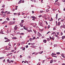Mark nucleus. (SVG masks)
Instances as JSON below:
<instances>
[{"instance_id":"44","label":"nucleus","mask_w":65,"mask_h":65,"mask_svg":"<svg viewBox=\"0 0 65 65\" xmlns=\"http://www.w3.org/2000/svg\"><path fill=\"white\" fill-rule=\"evenodd\" d=\"M8 45H9V46H11V44H10V43H8Z\"/></svg>"},{"instance_id":"34","label":"nucleus","mask_w":65,"mask_h":65,"mask_svg":"<svg viewBox=\"0 0 65 65\" xmlns=\"http://www.w3.org/2000/svg\"><path fill=\"white\" fill-rule=\"evenodd\" d=\"M20 34V32H17V34Z\"/></svg>"},{"instance_id":"40","label":"nucleus","mask_w":65,"mask_h":65,"mask_svg":"<svg viewBox=\"0 0 65 65\" xmlns=\"http://www.w3.org/2000/svg\"><path fill=\"white\" fill-rule=\"evenodd\" d=\"M63 25H62L61 26H60V28H63Z\"/></svg>"},{"instance_id":"37","label":"nucleus","mask_w":65,"mask_h":65,"mask_svg":"<svg viewBox=\"0 0 65 65\" xmlns=\"http://www.w3.org/2000/svg\"><path fill=\"white\" fill-rule=\"evenodd\" d=\"M55 32H54L52 33V34L53 35V34H55Z\"/></svg>"},{"instance_id":"30","label":"nucleus","mask_w":65,"mask_h":65,"mask_svg":"<svg viewBox=\"0 0 65 65\" xmlns=\"http://www.w3.org/2000/svg\"><path fill=\"white\" fill-rule=\"evenodd\" d=\"M13 39H17V37H14L13 38Z\"/></svg>"},{"instance_id":"2","label":"nucleus","mask_w":65,"mask_h":65,"mask_svg":"<svg viewBox=\"0 0 65 65\" xmlns=\"http://www.w3.org/2000/svg\"><path fill=\"white\" fill-rule=\"evenodd\" d=\"M7 23V21H4L3 23H2V24H6V23Z\"/></svg>"},{"instance_id":"39","label":"nucleus","mask_w":65,"mask_h":65,"mask_svg":"<svg viewBox=\"0 0 65 65\" xmlns=\"http://www.w3.org/2000/svg\"><path fill=\"white\" fill-rule=\"evenodd\" d=\"M44 30V29H41L40 30V31H43Z\"/></svg>"},{"instance_id":"29","label":"nucleus","mask_w":65,"mask_h":65,"mask_svg":"<svg viewBox=\"0 0 65 65\" xmlns=\"http://www.w3.org/2000/svg\"><path fill=\"white\" fill-rule=\"evenodd\" d=\"M47 8L48 9H49V8H51V7H50L49 6H47Z\"/></svg>"},{"instance_id":"47","label":"nucleus","mask_w":65,"mask_h":65,"mask_svg":"<svg viewBox=\"0 0 65 65\" xmlns=\"http://www.w3.org/2000/svg\"><path fill=\"white\" fill-rule=\"evenodd\" d=\"M60 34L61 35H63V32H61V34Z\"/></svg>"},{"instance_id":"50","label":"nucleus","mask_w":65,"mask_h":65,"mask_svg":"<svg viewBox=\"0 0 65 65\" xmlns=\"http://www.w3.org/2000/svg\"><path fill=\"white\" fill-rule=\"evenodd\" d=\"M57 35H59V32H57Z\"/></svg>"},{"instance_id":"63","label":"nucleus","mask_w":65,"mask_h":65,"mask_svg":"<svg viewBox=\"0 0 65 65\" xmlns=\"http://www.w3.org/2000/svg\"><path fill=\"white\" fill-rule=\"evenodd\" d=\"M53 61L55 62H56V60H53Z\"/></svg>"},{"instance_id":"25","label":"nucleus","mask_w":65,"mask_h":65,"mask_svg":"<svg viewBox=\"0 0 65 65\" xmlns=\"http://www.w3.org/2000/svg\"><path fill=\"white\" fill-rule=\"evenodd\" d=\"M31 58V56H28V59H30Z\"/></svg>"},{"instance_id":"32","label":"nucleus","mask_w":65,"mask_h":65,"mask_svg":"<svg viewBox=\"0 0 65 65\" xmlns=\"http://www.w3.org/2000/svg\"><path fill=\"white\" fill-rule=\"evenodd\" d=\"M6 20H7V21H9V19L8 18H7Z\"/></svg>"},{"instance_id":"51","label":"nucleus","mask_w":65,"mask_h":65,"mask_svg":"<svg viewBox=\"0 0 65 65\" xmlns=\"http://www.w3.org/2000/svg\"><path fill=\"white\" fill-rule=\"evenodd\" d=\"M18 15H20V12L18 13Z\"/></svg>"},{"instance_id":"31","label":"nucleus","mask_w":65,"mask_h":65,"mask_svg":"<svg viewBox=\"0 0 65 65\" xmlns=\"http://www.w3.org/2000/svg\"><path fill=\"white\" fill-rule=\"evenodd\" d=\"M4 38H5V39H7V40L8 39V38H7L6 37H5Z\"/></svg>"},{"instance_id":"49","label":"nucleus","mask_w":65,"mask_h":65,"mask_svg":"<svg viewBox=\"0 0 65 65\" xmlns=\"http://www.w3.org/2000/svg\"><path fill=\"white\" fill-rule=\"evenodd\" d=\"M53 30H56V28L54 27V28H53Z\"/></svg>"},{"instance_id":"12","label":"nucleus","mask_w":65,"mask_h":65,"mask_svg":"<svg viewBox=\"0 0 65 65\" xmlns=\"http://www.w3.org/2000/svg\"><path fill=\"white\" fill-rule=\"evenodd\" d=\"M43 42L44 43H46V40H43Z\"/></svg>"},{"instance_id":"58","label":"nucleus","mask_w":65,"mask_h":65,"mask_svg":"<svg viewBox=\"0 0 65 65\" xmlns=\"http://www.w3.org/2000/svg\"><path fill=\"white\" fill-rule=\"evenodd\" d=\"M31 44H32V45H33V44H35V43H31Z\"/></svg>"},{"instance_id":"17","label":"nucleus","mask_w":65,"mask_h":65,"mask_svg":"<svg viewBox=\"0 0 65 65\" xmlns=\"http://www.w3.org/2000/svg\"><path fill=\"white\" fill-rule=\"evenodd\" d=\"M43 52V51H42L41 52H39V54H42V53Z\"/></svg>"},{"instance_id":"15","label":"nucleus","mask_w":65,"mask_h":65,"mask_svg":"<svg viewBox=\"0 0 65 65\" xmlns=\"http://www.w3.org/2000/svg\"><path fill=\"white\" fill-rule=\"evenodd\" d=\"M53 55H56V54L54 53H52V56H54Z\"/></svg>"},{"instance_id":"16","label":"nucleus","mask_w":65,"mask_h":65,"mask_svg":"<svg viewBox=\"0 0 65 65\" xmlns=\"http://www.w3.org/2000/svg\"><path fill=\"white\" fill-rule=\"evenodd\" d=\"M5 6V5L3 4V5L2 6V7L3 8H4Z\"/></svg>"},{"instance_id":"9","label":"nucleus","mask_w":65,"mask_h":65,"mask_svg":"<svg viewBox=\"0 0 65 65\" xmlns=\"http://www.w3.org/2000/svg\"><path fill=\"white\" fill-rule=\"evenodd\" d=\"M33 31H34V32H35V34H36L37 33H36V30L34 29H33Z\"/></svg>"},{"instance_id":"56","label":"nucleus","mask_w":65,"mask_h":65,"mask_svg":"<svg viewBox=\"0 0 65 65\" xmlns=\"http://www.w3.org/2000/svg\"><path fill=\"white\" fill-rule=\"evenodd\" d=\"M4 12L3 11H2L1 12V13H4Z\"/></svg>"},{"instance_id":"46","label":"nucleus","mask_w":65,"mask_h":65,"mask_svg":"<svg viewBox=\"0 0 65 65\" xmlns=\"http://www.w3.org/2000/svg\"><path fill=\"white\" fill-rule=\"evenodd\" d=\"M54 47H56L57 46V45H54Z\"/></svg>"},{"instance_id":"33","label":"nucleus","mask_w":65,"mask_h":65,"mask_svg":"<svg viewBox=\"0 0 65 65\" xmlns=\"http://www.w3.org/2000/svg\"><path fill=\"white\" fill-rule=\"evenodd\" d=\"M50 28V25H49L48 27H47L48 29H49Z\"/></svg>"},{"instance_id":"43","label":"nucleus","mask_w":65,"mask_h":65,"mask_svg":"<svg viewBox=\"0 0 65 65\" xmlns=\"http://www.w3.org/2000/svg\"><path fill=\"white\" fill-rule=\"evenodd\" d=\"M55 37H58V35H55Z\"/></svg>"},{"instance_id":"10","label":"nucleus","mask_w":65,"mask_h":65,"mask_svg":"<svg viewBox=\"0 0 65 65\" xmlns=\"http://www.w3.org/2000/svg\"><path fill=\"white\" fill-rule=\"evenodd\" d=\"M58 14H57L56 15V20H57V19H58Z\"/></svg>"},{"instance_id":"64","label":"nucleus","mask_w":65,"mask_h":65,"mask_svg":"<svg viewBox=\"0 0 65 65\" xmlns=\"http://www.w3.org/2000/svg\"><path fill=\"white\" fill-rule=\"evenodd\" d=\"M62 65H65V63H62Z\"/></svg>"},{"instance_id":"28","label":"nucleus","mask_w":65,"mask_h":65,"mask_svg":"<svg viewBox=\"0 0 65 65\" xmlns=\"http://www.w3.org/2000/svg\"><path fill=\"white\" fill-rule=\"evenodd\" d=\"M58 55H59V54H60V53L59 52H57L56 53Z\"/></svg>"},{"instance_id":"7","label":"nucleus","mask_w":65,"mask_h":65,"mask_svg":"<svg viewBox=\"0 0 65 65\" xmlns=\"http://www.w3.org/2000/svg\"><path fill=\"white\" fill-rule=\"evenodd\" d=\"M14 29L15 30H17L18 29V27H15Z\"/></svg>"},{"instance_id":"23","label":"nucleus","mask_w":65,"mask_h":65,"mask_svg":"<svg viewBox=\"0 0 65 65\" xmlns=\"http://www.w3.org/2000/svg\"><path fill=\"white\" fill-rule=\"evenodd\" d=\"M53 62V60H52L50 61V63H52Z\"/></svg>"},{"instance_id":"24","label":"nucleus","mask_w":65,"mask_h":65,"mask_svg":"<svg viewBox=\"0 0 65 65\" xmlns=\"http://www.w3.org/2000/svg\"><path fill=\"white\" fill-rule=\"evenodd\" d=\"M20 35H25V34L22 33L20 34Z\"/></svg>"},{"instance_id":"13","label":"nucleus","mask_w":65,"mask_h":65,"mask_svg":"<svg viewBox=\"0 0 65 65\" xmlns=\"http://www.w3.org/2000/svg\"><path fill=\"white\" fill-rule=\"evenodd\" d=\"M22 3V0H20L19 2H18V4H20V3Z\"/></svg>"},{"instance_id":"20","label":"nucleus","mask_w":65,"mask_h":65,"mask_svg":"<svg viewBox=\"0 0 65 65\" xmlns=\"http://www.w3.org/2000/svg\"><path fill=\"white\" fill-rule=\"evenodd\" d=\"M33 39L32 38H30L29 39V41H31V40H33Z\"/></svg>"},{"instance_id":"26","label":"nucleus","mask_w":65,"mask_h":65,"mask_svg":"<svg viewBox=\"0 0 65 65\" xmlns=\"http://www.w3.org/2000/svg\"><path fill=\"white\" fill-rule=\"evenodd\" d=\"M42 12H43V10L40 11V13H42Z\"/></svg>"},{"instance_id":"60","label":"nucleus","mask_w":65,"mask_h":65,"mask_svg":"<svg viewBox=\"0 0 65 65\" xmlns=\"http://www.w3.org/2000/svg\"><path fill=\"white\" fill-rule=\"evenodd\" d=\"M10 13V12H8V13H7V14H9V13Z\"/></svg>"},{"instance_id":"53","label":"nucleus","mask_w":65,"mask_h":65,"mask_svg":"<svg viewBox=\"0 0 65 65\" xmlns=\"http://www.w3.org/2000/svg\"><path fill=\"white\" fill-rule=\"evenodd\" d=\"M64 20V19H62L61 20V21L63 22V21Z\"/></svg>"},{"instance_id":"19","label":"nucleus","mask_w":65,"mask_h":65,"mask_svg":"<svg viewBox=\"0 0 65 65\" xmlns=\"http://www.w3.org/2000/svg\"><path fill=\"white\" fill-rule=\"evenodd\" d=\"M60 22H58L57 24L58 26H59V25H60Z\"/></svg>"},{"instance_id":"14","label":"nucleus","mask_w":65,"mask_h":65,"mask_svg":"<svg viewBox=\"0 0 65 65\" xmlns=\"http://www.w3.org/2000/svg\"><path fill=\"white\" fill-rule=\"evenodd\" d=\"M4 58V57H0V60H1L2 59H3Z\"/></svg>"},{"instance_id":"3","label":"nucleus","mask_w":65,"mask_h":65,"mask_svg":"<svg viewBox=\"0 0 65 65\" xmlns=\"http://www.w3.org/2000/svg\"><path fill=\"white\" fill-rule=\"evenodd\" d=\"M39 24L40 26H41L42 25V22H40L39 23Z\"/></svg>"},{"instance_id":"45","label":"nucleus","mask_w":65,"mask_h":65,"mask_svg":"<svg viewBox=\"0 0 65 65\" xmlns=\"http://www.w3.org/2000/svg\"><path fill=\"white\" fill-rule=\"evenodd\" d=\"M21 2H22V3H24V1H22V0Z\"/></svg>"},{"instance_id":"1","label":"nucleus","mask_w":65,"mask_h":65,"mask_svg":"<svg viewBox=\"0 0 65 65\" xmlns=\"http://www.w3.org/2000/svg\"><path fill=\"white\" fill-rule=\"evenodd\" d=\"M38 35L39 36H42V35L39 32H38Z\"/></svg>"},{"instance_id":"35","label":"nucleus","mask_w":65,"mask_h":65,"mask_svg":"<svg viewBox=\"0 0 65 65\" xmlns=\"http://www.w3.org/2000/svg\"><path fill=\"white\" fill-rule=\"evenodd\" d=\"M52 40H54V39H55V38L53 37L52 38Z\"/></svg>"},{"instance_id":"62","label":"nucleus","mask_w":65,"mask_h":65,"mask_svg":"<svg viewBox=\"0 0 65 65\" xmlns=\"http://www.w3.org/2000/svg\"><path fill=\"white\" fill-rule=\"evenodd\" d=\"M10 41V40H9V39H8L7 40V41L8 42V41Z\"/></svg>"},{"instance_id":"55","label":"nucleus","mask_w":65,"mask_h":65,"mask_svg":"<svg viewBox=\"0 0 65 65\" xmlns=\"http://www.w3.org/2000/svg\"><path fill=\"white\" fill-rule=\"evenodd\" d=\"M10 62H12H12H13V61L11 60V61H10Z\"/></svg>"},{"instance_id":"6","label":"nucleus","mask_w":65,"mask_h":65,"mask_svg":"<svg viewBox=\"0 0 65 65\" xmlns=\"http://www.w3.org/2000/svg\"><path fill=\"white\" fill-rule=\"evenodd\" d=\"M12 22H9V25H12Z\"/></svg>"},{"instance_id":"38","label":"nucleus","mask_w":65,"mask_h":65,"mask_svg":"<svg viewBox=\"0 0 65 65\" xmlns=\"http://www.w3.org/2000/svg\"><path fill=\"white\" fill-rule=\"evenodd\" d=\"M46 11L47 12H48L49 11V10H48V9H47L46 10Z\"/></svg>"},{"instance_id":"36","label":"nucleus","mask_w":65,"mask_h":65,"mask_svg":"<svg viewBox=\"0 0 65 65\" xmlns=\"http://www.w3.org/2000/svg\"><path fill=\"white\" fill-rule=\"evenodd\" d=\"M23 51H25V48L24 47L23 49H22Z\"/></svg>"},{"instance_id":"54","label":"nucleus","mask_w":65,"mask_h":65,"mask_svg":"<svg viewBox=\"0 0 65 65\" xmlns=\"http://www.w3.org/2000/svg\"><path fill=\"white\" fill-rule=\"evenodd\" d=\"M61 20V18H60L58 19V21L59 20Z\"/></svg>"},{"instance_id":"57","label":"nucleus","mask_w":65,"mask_h":65,"mask_svg":"<svg viewBox=\"0 0 65 65\" xmlns=\"http://www.w3.org/2000/svg\"><path fill=\"white\" fill-rule=\"evenodd\" d=\"M47 40H48V41H50V39H49L48 38H47Z\"/></svg>"},{"instance_id":"5","label":"nucleus","mask_w":65,"mask_h":65,"mask_svg":"<svg viewBox=\"0 0 65 65\" xmlns=\"http://www.w3.org/2000/svg\"><path fill=\"white\" fill-rule=\"evenodd\" d=\"M32 18V20H33V21H35V19H36V18L35 17V16H33V17Z\"/></svg>"},{"instance_id":"42","label":"nucleus","mask_w":65,"mask_h":65,"mask_svg":"<svg viewBox=\"0 0 65 65\" xmlns=\"http://www.w3.org/2000/svg\"><path fill=\"white\" fill-rule=\"evenodd\" d=\"M49 38L50 39H52V38L50 36L49 37Z\"/></svg>"},{"instance_id":"48","label":"nucleus","mask_w":65,"mask_h":65,"mask_svg":"<svg viewBox=\"0 0 65 65\" xmlns=\"http://www.w3.org/2000/svg\"><path fill=\"white\" fill-rule=\"evenodd\" d=\"M32 39H33V40H34L35 39V37H34Z\"/></svg>"},{"instance_id":"61","label":"nucleus","mask_w":65,"mask_h":65,"mask_svg":"<svg viewBox=\"0 0 65 65\" xmlns=\"http://www.w3.org/2000/svg\"><path fill=\"white\" fill-rule=\"evenodd\" d=\"M14 50H12L11 52H14Z\"/></svg>"},{"instance_id":"18","label":"nucleus","mask_w":65,"mask_h":65,"mask_svg":"<svg viewBox=\"0 0 65 65\" xmlns=\"http://www.w3.org/2000/svg\"><path fill=\"white\" fill-rule=\"evenodd\" d=\"M52 57H55V58H57V56L54 55H52Z\"/></svg>"},{"instance_id":"52","label":"nucleus","mask_w":65,"mask_h":65,"mask_svg":"<svg viewBox=\"0 0 65 65\" xmlns=\"http://www.w3.org/2000/svg\"><path fill=\"white\" fill-rule=\"evenodd\" d=\"M7 62H9V59H8L7 60Z\"/></svg>"},{"instance_id":"41","label":"nucleus","mask_w":65,"mask_h":65,"mask_svg":"<svg viewBox=\"0 0 65 65\" xmlns=\"http://www.w3.org/2000/svg\"><path fill=\"white\" fill-rule=\"evenodd\" d=\"M26 48H28V45H26Z\"/></svg>"},{"instance_id":"8","label":"nucleus","mask_w":65,"mask_h":65,"mask_svg":"<svg viewBox=\"0 0 65 65\" xmlns=\"http://www.w3.org/2000/svg\"><path fill=\"white\" fill-rule=\"evenodd\" d=\"M27 31L28 32H32V31L31 30H27Z\"/></svg>"},{"instance_id":"4","label":"nucleus","mask_w":65,"mask_h":65,"mask_svg":"<svg viewBox=\"0 0 65 65\" xmlns=\"http://www.w3.org/2000/svg\"><path fill=\"white\" fill-rule=\"evenodd\" d=\"M20 26L21 27H23V23H20Z\"/></svg>"},{"instance_id":"11","label":"nucleus","mask_w":65,"mask_h":65,"mask_svg":"<svg viewBox=\"0 0 65 65\" xmlns=\"http://www.w3.org/2000/svg\"><path fill=\"white\" fill-rule=\"evenodd\" d=\"M12 25H13L14 24H15L16 23V22H15V21H13L12 22Z\"/></svg>"},{"instance_id":"21","label":"nucleus","mask_w":65,"mask_h":65,"mask_svg":"<svg viewBox=\"0 0 65 65\" xmlns=\"http://www.w3.org/2000/svg\"><path fill=\"white\" fill-rule=\"evenodd\" d=\"M57 3V5H58V6H60V3Z\"/></svg>"},{"instance_id":"22","label":"nucleus","mask_w":65,"mask_h":65,"mask_svg":"<svg viewBox=\"0 0 65 65\" xmlns=\"http://www.w3.org/2000/svg\"><path fill=\"white\" fill-rule=\"evenodd\" d=\"M61 56L62 57L64 58V54H61Z\"/></svg>"},{"instance_id":"59","label":"nucleus","mask_w":65,"mask_h":65,"mask_svg":"<svg viewBox=\"0 0 65 65\" xmlns=\"http://www.w3.org/2000/svg\"><path fill=\"white\" fill-rule=\"evenodd\" d=\"M63 28H65V26H64L63 25Z\"/></svg>"},{"instance_id":"27","label":"nucleus","mask_w":65,"mask_h":65,"mask_svg":"<svg viewBox=\"0 0 65 65\" xmlns=\"http://www.w3.org/2000/svg\"><path fill=\"white\" fill-rule=\"evenodd\" d=\"M23 23H24V20H22L21 23H22L23 24Z\"/></svg>"}]
</instances>
